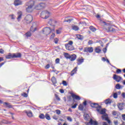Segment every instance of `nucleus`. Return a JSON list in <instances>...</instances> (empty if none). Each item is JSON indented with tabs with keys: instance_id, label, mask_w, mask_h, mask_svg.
Segmentation results:
<instances>
[{
	"instance_id": "f257e3e1",
	"label": "nucleus",
	"mask_w": 125,
	"mask_h": 125,
	"mask_svg": "<svg viewBox=\"0 0 125 125\" xmlns=\"http://www.w3.org/2000/svg\"><path fill=\"white\" fill-rule=\"evenodd\" d=\"M36 4L34 0H30L25 3V10L28 13H32L34 11V7Z\"/></svg>"
},
{
	"instance_id": "f03ea898",
	"label": "nucleus",
	"mask_w": 125,
	"mask_h": 125,
	"mask_svg": "<svg viewBox=\"0 0 125 125\" xmlns=\"http://www.w3.org/2000/svg\"><path fill=\"white\" fill-rule=\"evenodd\" d=\"M105 109H103L102 110H100V112L99 113H100L101 115H103L102 116V118L104 121H107L108 124H111V121L109 120V117L108 116V114L107 113H105Z\"/></svg>"
},
{
	"instance_id": "7ed1b4c3",
	"label": "nucleus",
	"mask_w": 125,
	"mask_h": 125,
	"mask_svg": "<svg viewBox=\"0 0 125 125\" xmlns=\"http://www.w3.org/2000/svg\"><path fill=\"white\" fill-rule=\"evenodd\" d=\"M65 47L67 50H74V46H73V41H69L68 43L65 44Z\"/></svg>"
},
{
	"instance_id": "20e7f679",
	"label": "nucleus",
	"mask_w": 125,
	"mask_h": 125,
	"mask_svg": "<svg viewBox=\"0 0 125 125\" xmlns=\"http://www.w3.org/2000/svg\"><path fill=\"white\" fill-rule=\"evenodd\" d=\"M50 16V13L47 11H43L41 13V17L43 19H47Z\"/></svg>"
},
{
	"instance_id": "39448f33",
	"label": "nucleus",
	"mask_w": 125,
	"mask_h": 125,
	"mask_svg": "<svg viewBox=\"0 0 125 125\" xmlns=\"http://www.w3.org/2000/svg\"><path fill=\"white\" fill-rule=\"evenodd\" d=\"M44 7H45V4L43 3H40L35 5V9L36 10H41V9H43Z\"/></svg>"
},
{
	"instance_id": "423d86ee",
	"label": "nucleus",
	"mask_w": 125,
	"mask_h": 125,
	"mask_svg": "<svg viewBox=\"0 0 125 125\" xmlns=\"http://www.w3.org/2000/svg\"><path fill=\"white\" fill-rule=\"evenodd\" d=\"M42 32L44 35L47 36V35H49V34H50L51 32H54V29L51 30L50 28L46 27L43 29Z\"/></svg>"
},
{
	"instance_id": "0eeeda50",
	"label": "nucleus",
	"mask_w": 125,
	"mask_h": 125,
	"mask_svg": "<svg viewBox=\"0 0 125 125\" xmlns=\"http://www.w3.org/2000/svg\"><path fill=\"white\" fill-rule=\"evenodd\" d=\"M90 105L93 108H97V112H100V109H101V106L99 105L98 104L92 103Z\"/></svg>"
},
{
	"instance_id": "6e6552de",
	"label": "nucleus",
	"mask_w": 125,
	"mask_h": 125,
	"mask_svg": "<svg viewBox=\"0 0 125 125\" xmlns=\"http://www.w3.org/2000/svg\"><path fill=\"white\" fill-rule=\"evenodd\" d=\"M24 19L27 23H31L33 21V16L31 15H27Z\"/></svg>"
},
{
	"instance_id": "1a4fd4ad",
	"label": "nucleus",
	"mask_w": 125,
	"mask_h": 125,
	"mask_svg": "<svg viewBox=\"0 0 125 125\" xmlns=\"http://www.w3.org/2000/svg\"><path fill=\"white\" fill-rule=\"evenodd\" d=\"M113 80H114V81H116V82H117V83H120V82H121V81L123 80L121 77L116 74H114L113 75Z\"/></svg>"
},
{
	"instance_id": "9d476101",
	"label": "nucleus",
	"mask_w": 125,
	"mask_h": 125,
	"mask_svg": "<svg viewBox=\"0 0 125 125\" xmlns=\"http://www.w3.org/2000/svg\"><path fill=\"white\" fill-rule=\"evenodd\" d=\"M17 20L18 21H20V20H21V19H22V16H23V13L22 12V11H18L17 12Z\"/></svg>"
},
{
	"instance_id": "9b49d317",
	"label": "nucleus",
	"mask_w": 125,
	"mask_h": 125,
	"mask_svg": "<svg viewBox=\"0 0 125 125\" xmlns=\"http://www.w3.org/2000/svg\"><path fill=\"white\" fill-rule=\"evenodd\" d=\"M23 2L21 0H15L14 1V5L15 6H18L19 5H22Z\"/></svg>"
},
{
	"instance_id": "f8f14e48",
	"label": "nucleus",
	"mask_w": 125,
	"mask_h": 125,
	"mask_svg": "<svg viewBox=\"0 0 125 125\" xmlns=\"http://www.w3.org/2000/svg\"><path fill=\"white\" fill-rule=\"evenodd\" d=\"M84 52H89L91 53V52H93V48L92 47H86L84 49Z\"/></svg>"
},
{
	"instance_id": "ddd939ff",
	"label": "nucleus",
	"mask_w": 125,
	"mask_h": 125,
	"mask_svg": "<svg viewBox=\"0 0 125 125\" xmlns=\"http://www.w3.org/2000/svg\"><path fill=\"white\" fill-rule=\"evenodd\" d=\"M21 57V53H14L13 54V58H20Z\"/></svg>"
},
{
	"instance_id": "4468645a",
	"label": "nucleus",
	"mask_w": 125,
	"mask_h": 125,
	"mask_svg": "<svg viewBox=\"0 0 125 125\" xmlns=\"http://www.w3.org/2000/svg\"><path fill=\"white\" fill-rule=\"evenodd\" d=\"M77 59V56L75 54L72 55L70 56L69 59L70 61H75Z\"/></svg>"
},
{
	"instance_id": "2eb2a0df",
	"label": "nucleus",
	"mask_w": 125,
	"mask_h": 125,
	"mask_svg": "<svg viewBox=\"0 0 125 125\" xmlns=\"http://www.w3.org/2000/svg\"><path fill=\"white\" fill-rule=\"evenodd\" d=\"M71 96H72L73 99H76V100H81V98L79 96H77L74 94H72L71 95Z\"/></svg>"
},
{
	"instance_id": "dca6fc26",
	"label": "nucleus",
	"mask_w": 125,
	"mask_h": 125,
	"mask_svg": "<svg viewBox=\"0 0 125 125\" xmlns=\"http://www.w3.org/2000/svg\"><path fill=\"white\" fill-rule=\"evenodd\" d=\"M105 30L108 32H115V29H114L113 27L111 26H109L107 27V28H105Z\"/></svg>"
},
{
	"instance_id": "f3484780",
	"label": "nucleus",
	"mask_w": 125,
	"mask_h": 125,
	"mask_svg": "<svg viewBox=\"0 0 125 125\" xmlns=\"http://www.w3.org/2000/svg\"><path fill=\"white\" fill-rule=\"evenodd\" d=\"M25 113L29 118H32V117H33V113L31 111H25Z\"/></svg>"
},
{
	"instance_id": "a211bd4d",
	"label": "nucleus",
	"mask_w": 125,
	"mask_h": 125,
	"mask_svg": "<svg viewBox=\"0 0 125 125\" xmlns=\"http://www.w3.org/2000/svg\"><path fill=\"white\" fill-rule=\"evenodd\" d=\"M89 123L90 124V125H98V123H97L96 121H93L92 119H90Z\"/></svg>"
},
{
	"instance_id": "6ab92c4d",
	"label": "nucleus",
	"mask_w": 125,
	"mask_h": 125,
	"mask_svg": "<svg viewBox=\"0 0 125 125\" xmlns=\"http://www.w3.org/2000/svg\"><path fill=\"white\" fill-rule=\"evenodd\" d=\"M83 62V59H77V63L78 65H81Z\"/></svg>"
},
{
	"instance_id": "aec40b11",
	"label": "nucleus",
	"mask_w": 125,
	"mask_h": 125,
	"mask_svg": "<svg viewBox=\"0 0 125 125\" xmlns=\"http://www.w3.org/2000/svg\"><path fill=\"white\" fill-rule=\"evenodd\" d=\"M78 69V67H76L72 71L71 73V76H74L75 74L77 73V70Z\"/></svg>"
},
{
	"instance_id": "412c9836",
	"label": "nucleus",
	"mask_w": 125,
	"mask_h": 125,
	"mask_svg": "<svg viewBox=\"0 0 125 125\" xmlns=\"http://www.w3.org/2000/svg\"><path fill=\"white\" fill-rule=\"evenodd\" d=\"M105 104L108 105V104H111L112 103V101L110 99H106L104 101Z\"/></svg>"
},
{
	"instance_id": "4be33fe9",
	"label": "nucleus",
	"mask_w": 125,
	"mask_h": 125,
	"mask_svg": "<svg viewBox=\"0 0 125 125\" xmlns=\"http://www.w3.org/2000/svg\"><path fill=\"white\" fill-rule=\"evenodd\" d=\"M55 23H56V21H55V20H49V21H48V23L50 25H54V24H55Z\"/></svg>"
},
{
	"instance_id": "5701e85b",
	"label": "nucleus",
	"mask_w": 125,
	"mask_h": 125,
	"mask_svg": "<svg viewBox=\"0 0 125 125\" xmlns=\"http://www.w3.org/2000/svg\"><path fill=\"white\" fill-rule=\"evenodd\" d=\"M95 51L96 53H100V52H101V49H100V47H97L95 49Z\"/></svg>"
},
{
	"instance_id": "b1692460",
	"label": "nucleus",
	"mask_w": 125,
	"mask_h": 125,
	"mask_svg": "<svg viewBox=\"0 0 125 125\" xmlns=\"http://www.w3.org/2000/svg\"><path fill=\"white\" fill-rule=\"evenodd\" d=\"M45 118L46 120H47L48 121H50L51 120V118H50V115H49V114L47 113L45 115Z\"/></svg>"
},
{
	"instance_id": "393cba45",
	"label": "nucleus",
	"mask_w": 125,
	"mask_h": 125,
	"mask_svg": "<svg viewBox=\"0 0 125 125\" xmlns=\"http://www.w3.org/2000/svg\"><path fill=\"white\" fill-rule=\"evenodd\" d=\"M123 105H124V104L123 103H120L118 104V107L120 110H123V108H124Z\"/></svg>"
},
{
	"instance_id": "a878e982",
	"label": "nucleus",
	"mask_w": 125,
	"mask_h": 125,
	"mask_svg": "<svg viewBox=\"0 0 125 125\" xmlns=\"http://www.w3.org/2000/svg\"><path fill=\"white\" fill-rule=\"evenodd\" d=\"M11 58H13V54H9V55L6 56V59H11Z\"/></svg>"
},
{
	"instance_id": "bb28decb",
	"label": "nucleus",
	"mask_w": 125,
	"mask_h": 125,
	"mask_svg": "<svg viewBox=\"0 0 125 125\" xmlns=\"http://www.w3.org/2000/svg\"><path fill=\"white\" fill-rule=\"evenodd\" d=\"M4 106H5L7 108H11V105L7 103H4L3 104Z\"/></svg>"
},
{
	"instance_id": "cd10ccee",
	"label": "nucleus",
	"mask_w": 125,
	"mask_h": 125,
	"mask_svg": "<svg viewBox=\"0 0 125 125\" xmlns=\"http://www.w3.org/2000/svg\"><path fill=\"white\" fill-rule=\"evenodd\" d=\"M39 118H40V119L43 120L44 119H45V115H44V114H43L42 113H41L39 115Z\"/></svg>"
},
{
	"instance_id": "c85d7f7f",
	"label": "nucleus",
	"mask_w": 125,
	"mask_h": 125,
	"mask_svg": "<svg viewBox=\"0 0 125 125\" xmlns=\"http://www.w3.org/2000/svg\"><path fill=\"white\" fill-rule=\"evenodd\" d=\"M72 30H74V31H79V27L76 25L72 26Z\"/></svg>"
},
{
	"instance_id": "c756f323",
	"label": "nucleus",
	"mask_w": 125,
	"mask_h": 125,
	"mask_svg": "<svg viewBox=\"0 0 125 125\" xmlns=\"http://www.w3.org/2000/svg\"><path fill=\"white\" fill-rule=\"evenodd\" d=\"M89 29L91 31H92V32H95V31H96V28L92 26H90Z\"/></svg>"
},
{
	"instance_id": "7c9ffc66",
	"label": "nucleus",
	"mask_w": 125,
	"mask_h": 125,
	"mask_svg": "<svg viewBox=\"0 0 125 125\" xmlns=\"http://www.w3.org/2000/svg\"><path fill=\"white\" fill-rule=\"evenodd\" d=\"M116 88L117 89H121V88H122V87H123V86H122V85H121V84H120L119 83L117 84L116 85Z\"/></svg>"
},
{
	"instance_id": "2f4dec72",
	"label": "nucleus",
	"mask_w": 125,
	"mask_h": 125,
	"mask_svg": "<svg viewBox=\"0 0 125 125\" xmlns=\"http://www.w3.org/2000/svg\"><path fill=\"white\" fill-rule=\"evenodd\" d=\"M77 39H78V40H80L81 41L83 40V37L81 35H77Z\"/></svg>"
},
{
	"instance_id": "473e14b6",
	"label": "nucleus",
	"mask_w": 125,
	"mask_h": 125,
	"mask_svg": "<svg viewBox=\"0 0 125 125\" xmlns=\"http://www.w3.org/2000/svg\"><path fill=\"white\" fill-rule=\"evenodd\" d=\"M51 81H52L53 83H57L56 78H55L54 77H53L52 78Z\"/></svg>"
},
{
	"instance_id": "72a5a7b5",
	"label": "nucleus",
	"mask_w": 125,
	"mask_h": 125,
	"mask_svg": "<svg viewBox=\"0 0 125 125\" xmlns=\"http://www.w3.org/2000/svg\"><path fill=\"white\" fill-rule=\"evenodd\" d=\"M37 30V29L36 28V27L31 26V27L30 28V31L31 32H32L33 33H34V32H35L36 30Z\"/></svg>"
},
{
	"instance_id": "f704fd0d",
	"label": "nucleus",
	"mask_w": 125,
	"mask_h": 125,
	"mask_svg": "<svg viewBox=\"0 0 125 125\" xmlns=\"http://www.w3.org/2000/svg\"><path fill=\"white\" fill-rule=\"evenodd\" d=\"M79 109L81 110V111H83V104H80L79 105Z\"/></svg>"
},
{
	"instance_id": "c9c22d12",
	"label": "nucleus",
	"mask_w": 125,
	"mask_h": 125,
	"mask_svg": "<svg viewBox=\"0 0 125 125\" xmlns=\"http://www.w3.org/2000/svg\"><path fill=\"white\" fill-rule=\"evenodd\" d=\"M64 56L66 57V58H69L70 59V57L71 56H70L68 53H65L64 54Z\"/></svg>"
},
{
	"instance_id": "e433bc0d",
	"label": "nucleus",
	"mask_w": 125,
	"mask_h": 125,
	"mask_svg": "<svg viewBox=\"0 0 125 125\" xmlns=\"http://www.w3.org/2000/svg\"><path fill=\"white\" fill-rule=\"evenodd\" d=\"M55 62L56 64H59V63L60 62V59H59V58L56 59L55 60Z\"/></svg>"
},
{
	"instance_id": "4c0bfd02",
	"label": "nucleus",
	"mask_w": 125,
	"mask_h": 125,
	"mask_svg": "<svg viewBox=\"0 0 125 125\" xmlns=\"http://www.w3.org/2000/svg\"><path fill=\"white\" fill-rule=\"evenodd\" d=\"M21 96H23V97H28V95L26 93H23L21 94Z\"/></svg>"
},
{
	"instance_id": "58836bf2",
	"label": "nucleus",
	"mask_w": 125,
	"mask_h": 125,
	"mask_svg": "<svg viewBox=\"0 0 125 125\" xmlns=\"http://www.w3.org/2000/svg\"><path fill=\"white\" fill-rule=\"evenodd\" d=\"M26 37H31L32 36V34H31V32H28L27 33H26Z\"/></svg>"
},
{
	"instance_id": "ea45409f",
	"label": "nucleus",
	"mask_w": 125,
	"mask_h": 125,
	"mask_svg": "<svg viewBox=\"0 0 125 125\" xmlns=\"http://www.w3.org/2000/svg\"><path fill=\"white\" fill-rule=\"evenodd\" d=\"M73 19H69L68 20H64L63 22H68V23H70L71 21H72Z\"/></svg>"
},
{
	"instance_id": "a19ab883",
	"label": "nucleus",
	"mask_w": 125,
	"mask_h": 125,
	"mask_svg": "<svg viewBox=\"0 0 125 125\" xmlns=\"http://www.w3.org/2000/svg\"><path fill=\"white\" fill-rule=\"evenodd\" d=\"M116 73L117 74H121V73H122V70H121L120 69H117Z\"/></svg>"
},
{
	"instance_id": "79ce46f5",
	"label": "nucleus",
	"mask_w": 125,
	"mask_h": 125,
	"mask_svg": "<svg viewBox=\"0 0 125 125\" xmlns=\"http://www.w3.org/2000/svg\"><path fill=\"white\" fill-rule=\"evenodd\" d=\"M56 112L57 115H60V114H61V111L59 109L56 110Z\"/></svg>"
},
{
	"instance_id": "37998d69",
	"label": "nucleus",
	"mask_w": 125,
	"mask_h": 125,
	"mask_svg": "<svg viewBox=\"0 0 125 125\" xmlns=\"http://www.w3.org/2000/svg\"><path fill=\"white\" fill-rule=\"evenodd\" d=\"M77 106H78V104H75L74 105L72 106L71 108H72V109H75V108H77Z\"/></svg>"
},
{
	"instance_id": "c03bdc74",
	"label": "nucleus",
	"mask_w": 125,
	"mask_h": 125,
	"mask_svg": "<svg viewBox=\"0 0 125 125\" xmlns=\"http://www.w3.org/2000/svg\"><path fill=\"white\" fill-rule=\"evenodd\" d=\"M62 84L64 85V86H67V82L65 81H62Z\"/></svg>"
},
{
	"instance_id": "a18cd8bd",
	"label": "nucleus",
	"mask_w": 125,
	"mask_h": 125,
	"mask_svg": "<svg viewBox=\"0 0 125 125\" xmlns=\"http://www.w3.org/2000/svg\"><path fill=\"white\" fill-rule=\"evenodd\" d=\"M56 33L57 35H59L60 34H61V30H56Z\"/></svg>"
},
{
	"instance_id": "49530a36",
	"label": "nucleus",
	"mask_w": 125,
	"mask_h": 125,
	"mask_svg": "<svg viewBox=\"0 0 125 125\" xmlns=\"http://www.w3.org/2000/svg\"><path fill=\"white\" fill-rule=\"evenodd\" d=\"M113 97L114 98H118V94L117 93H115L113 94Z\"/></svg>"
},
{
	"instance_id": "de8ad7c7",
	"label": "nucleus",
	"mask_w": 125,
	"mask_h": 125,
	"mask_svg": "<svg viewBox=\"0 0 125 125\" xmlns=\"http://www.w3.org/2000/svg\"><path fill=\"white\" fill-rule=\"evenodd\" d=\"M56 98L57 100H58V101H60V98L58 96V95H55Z\"/></svg>"
},
{
	"instance_id": "09e8293b",
	"label": "nucleus",
	"mask_w": 125,
	"mask_h": 125,
	"mask_svg": "<svg viewBox=\"0 0 125 125\" xmlns=\"http://www.w3.org/2000/svg\"><path fill=\"white\" fill-rule=\"evenodd\" d=\"M117 112L116 111H113L112 112V115L113 116H117Z\"/></svg>"
},
{
	"instance_id": "8fccbe9b",
	"label": "nucleus",
	"mask_w": 125,
	"mask_h": 125,
	"mask_svg": "<svg viewBox=\"0 0 125 125\" xmlns=\"http://www.w3.org/2000/svg\"><path fill=\"white\" fill-rule=\"evenodd\" d=\"M103 51L104 52V53H106V52L107 51V48H104L103 49Z\"/></svg>"
},
{
	"instance_id": "3c124183",
	"label": "nucleus",
	"mask_w": 125,
	"mask_h": 125,
	"mask_svg": "<svg viewBox=\"0 0 125 125\" xmlns=\"http://www.w3.org/2000/svg\"><path fill=\"white\" fill-rule=\"evenodd\" d=\"M54 42H55V43H58V39L56 38V39L54 40Z\"/></svg>"
},
{
	"instance_id": "603ef678",
	"label": "nucleus",
	"mask_w": 125,
	"mask_h": 125,
	"mask_svg": "<svg viewBox=\"0 0 125 125\" xmlns=\"http://www.w3.org/2000/svg\"><path fill=\"white\" fill-rule=\"evenodd\" d=\"M114 124L115 125H118V124H119V122H118L117 121H114Z\"/></svg>"
},
{
	"instance_id": "864d4df0",
	"label": "nucleus",
	"mask_w": 125,
	"mask_h": 125,
	"mask_svg": "<svg viewBox=\"0 0 125 125\" xmlns=\"http://www.w3.org/2000/svg\"><path fill=\"white\" fill-rule=\"evenodd\" d=\"M55 37V34L54 33H53L51 36V39H53Z\"/></svg>"
},
{
	"instance_id": "5fc2aeb1",
	"label": "nucleus",
	"mask_w": 125,
	"mask_h": 125,
	"mask_svg": "<svg viewBox=\"0 0 125 125\" xmlns=\"http://www.w3.org/2000/svg\"><path fill=\"white\" fill-rule=\"evenodd\" d=\"M67 120L69 121V122H72V118L70 117H67Z\"/></svg>"
},
{
	"instance_id": "6e6d98bb",
	"label": "nucleus",
	"mask_w": 125,
	"mask_h": 125,
	"mask_svg": "<svg viewBox=\"0 0 125 125\" xmlns=\"http://www.w3.org/2000/svg\"><path fill=\"white\" fill-rule=\"evenodd\" d=\"M88 44H92V41L89 40V41L88 42Z\"/></svg>"
},
{
	"instance_id": "4d7b16f0",
	"label": "nucleus",
	"mask_w": 125,
	"mask_h": 125,
	"mask_svg": "<svg viewBox=\"0 0 125 125\" xmlns=\"http://www.w3.org/2000/svg\"><path fill=\"white\" fill-rule=\"evenodd\" d=\"M49 67H50V66L49 65V64H47L45 66V69H48L49 68Z\"/></svg>"
},
{
	"instance_id": "13d9d810",
	"label": "nucleus",
	"mask_w": 125,
	"mask_h": 125,
	"mask_svg": "<svg viewBox=\"0 0 125 125\" xmlns=\"http://www.w3.org/2000/svg\"><path fill=\"white\" fill-rule=\"evenodd\" d=\"M3 52H4V51L2 49H0V53H1L2 54H3Z\"/></svg>"
},
{
	"instance_id": "bf43d9fd",
	"label": "nucleus",
	"mask_w": 125,
	"mask_h": 125,
	"mask_svg": "<svg viewBox=\"0 0 125 125\" xmlns=\"http://www.w3.org/2000/svg\"><path fill=\"white\" fill-rule=\"evenodd\" d=\"M122 118H123V121H125V114L122 115Z\"/></svg>"
},
{
	"instance_id": "052dcab7",
	"label": "nucleus",
	"mask_w": 125,
	"mask_h": 125,
	"mask_svg": "<svg viewBox=\"0 0 125 125\" xmlns=\"http://www.w3.org/2000/svg\"><path fill=\"white\" fill-rule=\"evenodd\" d=\"M53 118L54 119V120H58V118H57V117H56V116L54 115L53 117Z\"/></svg>"
},
{
	"instance_id": "680f3d73",
	"label": "nucleus",
	"mask_w": 125,
	"mask_h": 125,
	"mask_svg": "<svg viewBox=\"0 0 125 125\" xmlns=\"http://www.w3.org/2000/svg\"><path fill=\"white\" fill-rule=\"evenodd\" d=\"M10 17H11V19H15L14 15H11Z\"/></svg>"
},
{
	"instance_id": "e2e57ef3",
	"label": "nucleus",
	"mask_w": 125,
	"mask_h": 125,
	"mask_svg": "<svg viewBox=\"0 0 125 125\" xmlns=\"http://www.w3.org/2000/svg\"><path fill=\"white\" fill-rule=\"evenodd\" d=\"M122 97H123V98H125V93H123L122 94Z\"/></svg>"
},
{
	"instance_id": "0e129e2a",
	"label": "nucleus",
	"mask_w": 125,
	"mask_h": 125,
	"mask_svg": "<svg viewBox=\"0 0 125 125\" xmlns=\"http://www.w3.org/2000/svg\"><path fill=\"white\" fill-rule=\"evenodd\" d=\"M60 92H61V93H64V90L60 89Z\"/></svg>"
},
{
	"instance_id": "69168bd1",
	"label": "nucleus",
	"mask_w": 125,
	"mask_h": 125,
	"mask_svg": "<svg viewBox=\"0 0 125 125\" xmlns=\"http://www.w3.org/2000/svg\"><path fill=\"white\" fill-rule=\"evenodd\" d=\"M3 61V58L0 57V62Z\"/></svg>"
},
{
	"instance_id": "338daca9",
	"label": "nucleus",
	"mask_w": 125,
	"mask_h": 125,
	"mask_svg": "<svg viewBox=\"0 0 125 125\" xmlns=\"http://www.w3.org/2000/svg\"><path fill=\"white\" fill-rule=\"evenodd\" d=\"M83 104L84 106H86V101H84L83 103Z\"/></svg>"
},
{
	"instance_id": "774afa93",
	"label": "nucleus",
	"mask_w": 125,
	"mask_h": 125,
	"mask_svg": "<svg viewBox=\"0 0 125 125\" xmlns=\"http://www.w3.org/2000/svg\"><path fill=\"white\" fill-rule=\"evenodd\" d=\"M102 61L105 62V61H106V59H105V58H102Z\"/></svg>"
}]
</instances>
